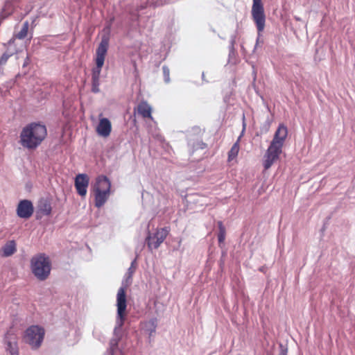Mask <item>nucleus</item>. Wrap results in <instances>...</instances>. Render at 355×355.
Masks as SVG:
<instances>
[{"mask_svg":"<svg viewBox=\"0 0 355 355\" xmlns=\"http://www.w3.org/2000/svg\"><path fill=\"white\" fill-rule=\"evenodd\" d=\"M287 135V127L284 124H280L264 155L263 165L265 170L269 169L279 159Z\"/></svg>","mask_w":355,"mask_h":355,"instance_id":"obj_1","label":"nucleus"},{"mask_svg":"<svg viewBox=\"0 0 355 355\" xmlns=\"http://www.w3.org/2000/svg\"><path fill=\"white\" fill-rule=\"evenodd\" d=\"M47 135V130L44 125L31 123L26 125L20 133V144L28 149H35L44 140Z\"/></svg>","mask_w":355,"mask_h":355,"instance_id":"obj_2","label":"nucleus"},{"mask_svg":"<svg viewBox=\"0 0 355 355\" xmlns=\"http://www.w3.org/2000/svg\"><path fill=\"white\" fill-rule=\"evenodd\" d=\"M94 197V205L97 208L102 207L110 198L111 193V182L105 175H99L92 187Z\"/></svg>","mask_w":355,"mask_h":355,"instance_id":"obj_3","label":"nucleus"},{"mask_svg":"<svg viewBox=\"0 0 355 355\" xmlns=\"http://www.w3.org/2000/svg\"><path fill=\"white\" fill-rule=\"evenodd\" d=\"M31 270L34 275L40 280L46 279L51 272V263L44 254L34 256L31 260Z\"/></svg>","mask_w":355,"mask_h":355,"instance_id":"obj_4","label":"nucleus"},{"mask_svg":"<svg viewBox=\"0 0 355 355\" xmlns=\"http://www.w3.org/2000/svg\"><path fill=\"white\" fill-rule=\"evenodd\" d=\"M45 335L44 329L39 325H32L26 329L23 336L24 341L28 344L31 349H39Z\"/></svg>","mask_w":355,"mask_h":355,"instance_id":"obj_5","label":"nucleus"},{"mask_svg":"<svg viewBox=\"0 0 355 355\" xmlns=\"http://www.w3.org/2000/svg\"><path fill=\"white\" fill-rule=\"evenodd\" d=\"M252 18L254 22L259 34L263 31L266 26V15L261 0H252Z\"/></svg>","mask_w":355,"mask_h":355,"instance_id":"obj_6","label":"nucleus"},{"mask_svg":"<svg viewBox=\"0 0 355 355\" xmlns=\"http://www.w3.org/2000/svg\"><path fill=\"white\" fill-rule=\"evenodd\" d=\"M117 317L119 318V326L122 327L126 317V288L121 287L116 295Z\"/></svg>","mask_w":355,"mask_h":355,"instance_id":"obj_7","label":"nucleus"},{"mask_svg":"<svg viewBox=\"0 0 355 355\" xmlns=\"http://www.w3.org/2000/svg\"><path fill=\"white\" fill-rule=\"evenodd\" d=\"M169 232L168 227L157 229L153 236L149 234L146 238L148 247L152 249H157L164 242Z\"/></svg>","mask_w":355,"mask_h":355,"instance_id":"obj_8","label":"nucleus"},{"mask_svg":"<svg viewBox=\"0 0 355 355\" xmlns=\"http://www.w3.org/2000/svg\"><path fill=\"white\" fill-rule=\"evenodd\" d=\"M89 183V178L87 174L80 173L76 176L74 186L78 195L82 197L87 195Z\"/></svg>","mask_w":355,"mask_h":355,"instance_id":"obj_9","label":"nucleus"},{"mask_svg":"<svg viewBox=\"0 0 355 355\" xmlns=\"http://www.w3.org/2000/svg\"><path fill=\"white\" fill-rule=\"evenodd\" d=\"M109 47V38L107 37H103L96 51V64L98 67L103 66L105 55Z\"/></svg>","mask_w":355,"mask_h":355,"instance_id":"obj_10","label":"nucleus"},{"mask_svg":"<svg viewBox=\"0 0 355 355\" xmlns=\"http://www.w3.org/2000/svg\"><path fill=\"white\" fill-rule=\"evenodd\" d=\"M33 205L30 200H23L19 202L17 213L20 218H28L33 215Z\"/></svg>","mask_w":355,"mask_h":355,"instance_id":"obj_11","label":"nucleus"},{"mask_svg":"<svg viewBox=\"0 0 355 355\" xmlns=\"http://www.w3.org/2000/svg\"><path fill=\"white\" fill-rule=\"evenodd\" d=\"M6 351L9 355H19V347L16 336L6 334L5 337Z\"/></svg>","mask_w":355,"mask_h":355,"instance_id":"obj_12","label":"nucleus"},{"mask_svg":"<svg viewBox=\"0 0 355 355\" xmlns=\"http://www.w3.org/2000/svg\"><path fill=\"white\" fill-rule=\"evenodd\" d=\"M112 131V125L107 118L100 119L98 125L96 127V132L103 137H108Z\"/></svg>","mask_w":355,"mask_h":355,"instance_id":"obj_13","label":"nucleus"},{"mask_svg":"<svg viewBox=\"0 0 355 355\" xmlns=\"http://www.w3.org/2000/svg\"><path fill=\"white\" fill-rule=\"evenodd\" d=\"M137 113L144 119H153L152 108L146 101H141L137 107Z\"/></svg>","mask_w":355,"mask_h":355,"instance_id":"obj_14","label":"nucleus"},{"mask_svg":"<svg viewBox=\"0 0 355 355\" xmlns=\"http://www.w3.org/2000/svg\"><path fill=\"white\" fill-rule=\"evenodd\" d=\"M3 257H10L16 251V243L15 241H8L1 248Z\"/></svg>","mask_w":355,"mask_h":355,"instance_id":"obj_15","label":"nucleus"},{"mask_svg":"<svg viewBox=\"0 0 355 355\" xmlns=\"http://www.w3.org/2000/svg\"><path fill=\"white\" fill-rule=\"evenodd\" d=\"M28 28H29V23L28 21H26L23 24L21 31L19 33H17V34H15L14 35L13 38H12L11 40H9V42H8V44L10 45L11 44L14 43L15 38H17L19 40L24 39L28 35Z\"/></svg>","mask_w":355,"mask_h":355,"instance_id":"obj_16","label":"nucleus"},{"mask_svg":"<svg viewBox=\"0 0 355 355\" xmlns=\"http://www.w3.org/2000/svg\"><path fill=\"white\" fill-rule=\"evenodd\" d=\"M239 141L240 137L238 138L237 141L233 144L230 150L229 151L227 158V161L229 162L234 159L237 157L240 150Z\"/></svg>","mask_w":355,"mask_h":355,"instance_id":"obj_17","label":"nucleus"},{"mask_svg":"<svg viewBox=\"0 0 355 355\" xmlns=\"http://www.w3.org/2000/svg\"><path fill=\"white\" fill-rule=\"evenodd\" d=\"M51 205L46 201L41 202L39 205V212L45 216H49L51 213Z\"/></svg>","mask_w":355,"mask_h":355,"instance_id":"obj_18","label":"nucleus"},{"mask_svg":"<svg viewBox=\"0 0 355 355\" xmlns=\"http://www.w3.org/2000/svg\"><path fill=\"white\" fill-rule=\"evenodd\" d=\"M218 240L219 243H222L225 241V236H226V229L225 226L223 225V223L222 221L218 222Z\"/></svg>","mask_w":355,"mask_h":355,"instance_id":"obj_19","label":"nucleus"},{"mask_svg":"<svg viewBox=\"0 0 355 355\" xmlns=\"http://www.w3.org/2000/svg\"><path fill=\"white\" fill-rule=\"evenodd\" d=\"M103 66L98 67L96 64V67L92 70V80L100 82V75Z\"/></svg>","mask_w":355,"mask_h":355,"instance_id":"obj_20","label":"nucleus"},{"mask_svg":"<svg viewBox=\"0 0 355 355\" xmlns=\"http://www.w3.org/2000/svg\"><path fill=\"white\" fill-rule=\"evenodd\" d=\"M14 54L13 52H6L0 58V66L6 64L8 58Z\"/></svg>","mask_w":355,"mask_h":355,"instance_id":"obj_21","label":"nucleus"},{"mask_svg":"<svg viewBox=\"0 0 355 355\" xmlns=\"http://www.w3.org/2000/svg\"><path fill=\"white\" fill-rule=\"evenodd\" d=\"M163 74L164 80L166 83L169 82L170 80V70L167 66H163L162 67Z\"/></svg>","mask_w":355,"mask_h":355,"instance_id":"obj_22","label":"nucleus"},{"mask_svg":"<svg viewBox=\"0 0 355 355\" xmlns=\"http://www.w3.org/2000/svg\"><path fill=\"white\" fill-rule=\"evenodd\" d=\"M99 85H100L99 81H92V91L94 93H98L99 92Z\"/></svg>","mask_w":355,"mask_h":355,"instance_id":"obj_23","label":"nucleus"},{"mask_svg":"<svg viewBox=\"0 0 355 355\" xmlns=\"http://www.w3.org/2000/svg\"><path fill=\"white\" fill-rule=\"evenodd\" d=\"M279 355H288V349L280 345V351Z\"/></svg>","mask_w":355,"mask_h":355,"instance_id":"obj_24","label":"nucleus"},{"mask_svg":"<svg viewBox=\"0 0 355 355\" xmlns=\"http://www.w3.org/2000/svg\"><path fill=\"white\" fill-rule=\"evenodd\" d=\"M132 272H133V271H132V270H131V268H129V272H128V273H129V276H130V277H131V275H132Z\"/></svg>","mask_w":355,"mask_h":355,"instance_id":"obj_25","label":"nucleus"}]
</instances>
